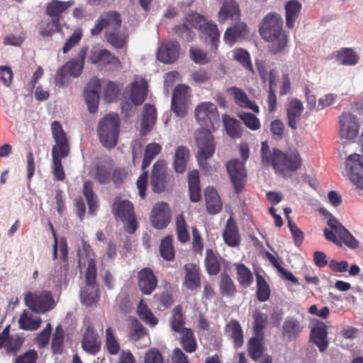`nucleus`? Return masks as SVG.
I'll use <instances>...</instances> for the list:
<instances>
[{"label": "nucleus", "mask_w": 363, "mask_h": 363, "mask_svg": "<svg viewBox=\"0 0 363 363\" xmlns=\"http://www.w3.org/2000/svg\"><path fill=\"white\" fill-rule=\"evenodd\" d=\"M197 121L203 126L196 131L195 140L198 152L196 159L201 167L205 168L207 160L211 158L216 150L213 135L209 128H217L220 125V116L216 105L210 102H203L195 109Z\"/></svg>", "instance_id": "obj_1"}, {"label": "nucleus", "mask_w": 363, "mask_h": 363, "mask_svg": "<svg viewBox=\"0 0 363 363\" xmlns=\"http://www.w3.org/2000/svg\"><path fill=\"white\" fill-rule=\"evenodd\" d=\"M260 154L262 164L272 166L277 174L284 177H290V172L297 171L302 165V158L296 150L286 152L277 148L270 150L267 141L262 142Z\"/></svg>", "instance_id": "obj_2"}, {"label": "nucleus", "mask_w": 363, "mask_h": 363, "mask_svg": "<svg viewBox=\"0 0 363 363\" xmlns=\"http://www.w3.org/2000/svg\"><path fill=\"white\" fill-rule=\"evenodd\" d=\"M260 35L271 43V51L276 54L284 50L287 45V37L283 30V19L274 12L267 14L259 26Z\"/></svg>", "instance_id": "obj_3"}, {"label": "nucleus", "mask_w": 363, "mask_h": 363, "mask_svg": "<svg viewBox=\"0 0 363 363\" xmlns=\"http://www.w3.org/2000/svg\"><path fill=\"white\" fill-rule=\"evenodd\" d=\"M51 131L55 142L52 148V173L57 180L63 181L65 174L61 160L69 155V145L60 122L55 121L51 123Z\"/></svg>", "instance_id": "obj_4"}, {"label": "nucleus", "mask_w": 363, "mask_h": 363, "mask_svg": "<svg viewBox=\"0 0 363 363\" xmlns=\"http://www.w3.org/2000/svg\"><path fill=\"white\" fill-rule=\"evenodd\" d=\"M240 17V11L238 5L234 1H225L221 6L218 13V21L221 23L231 19L235 22L233 27L226 29L223 39L224 41L232 45L239 38L247 34V26L243 22H238Z\"/></svg>", "instance_id": "obj_5"}, {"label": "nucleus", "mask_w": 363, "mask_h": 363, "mask_svg": "<svg viewBox=\"0 0 363 363\" xmlns=\"http://www.w3.org/2000/svg\"><path fill=\"white\" fill-rule=\"evenodd\" d=\"M119 126V119L116 114H108L99 121L97 131L103 145L111 148L116 145Z\"/></svg>", "instance_id": "obj_6"}, {"label": "nucleus", "mask_w": 363, "mask_h": 363, "mask_svg": "<svg viewBox=\"0 0 363 363\" xmlns=\"http://www.w3.org/2000/svg\"><path fill=\"white\" fill-rule=\"evenodd\" d=\"M87 51L86 47H82L79 51L77 59L68 61L57 70L55 77V83L57 86H63L67 82L68 77H77L81 74Z\"/></svg>", "instance_id": "obj_7"}, {"label": "nucleus", "mask_w": 363, "mask_h": 363, "mask_svg": "<svg viewBox=\"0 0 363 363\" xmlns=\"http://www.w3.org/2000/svg\"><path fill=\"white\" fill-rule=\"evenodd\" d=\"M24 301L26 306L33 311L38 313H46L55 306L52 295L49 291L27 292Z\"/></svg>", "instance_id": "obj_8"}, {"label": "nucleus", "mask_w": 363, "mask_h": 363, "mask_svg": "<svg viewBox=\"0 0 363 363\" xmlns=\"http://www.w3.org/2000/svg\"><path fill=\"white\" fill-rule=\"evenodd\" d=\"M77 254L79 257V267H82V265H85V258L88 259V266L85 275L86 286L97 287L96 286V267L94 260L95 256L91 246L82 240Z\"/></svg>", "instance_id": "obj_9"}, {"label": "nucleus", "mask_w": 363, "mask_h": 363, "mask_svg": "<svg viewBox=\"0 0 363 363\" xmlns=\"http://www.w3.org/2000/svg\"><path fill=\"white\" fill-rule=\"evenodd\" d=\"M113 212L116 219L124 223L125 229L128 233L132 234L136 230L137 223L131 202L127 200H116L113 204Z\"/></svg>", "instance_id": "obj_10"}, {"label": "nucleus", "mask_w": 363, "mask_h": 363, "mask_svg": "<svg viewBox=\"0 0 363 363\" xmlns=\"http://www.w3.org/2000/svg\"><path fill=\"white\" fill-rule=\"evenodd\" d=\"M339 135L341 139L352 140L358 135L360 125L357 117L350 112H343L339 116Z\"/></svg>", "instance_id": "obj_11"}, {"label": "nucleus", "mask_w": 363, "mask_h": 363, "mask_svg": "<svg viewBox=\"0 0 363 363\" xmlns=\"http://www.w3.org/2000/svg\"><path fill=\"white\" fill-rule=\"evenodd\" d=\"M345 169L350 180L363 189V157L357 153L349 155L345 161Z\"/></svg>", "instance_id": "obj_12"}, {"label": "nucleus", "mask_w": 363, "mask_h": 363, "mask_svg": "<svg viewBox=\"0 0 363 363\" xmlns=\"http://www.w3.org/2000/svg\"><path fill=\"white\" fill-rule=\"evenodd\" d=\"M121 19L120 14L116 11L104 12L100 15L96 22L95 26L91 29V34L97 35L105 29V31H112L121 29Z\"/></svg>", "instance_id": "obj_13"}, {"label": "nucleus", "mask_w": 363, "mask_h": 363, "mask_svg": "<svg viewBox=\"0 0 363 363\" xmlns=\"http://www.w3.org/2000/svg\"><path fill=\"white\" fill-rule=\"evenodd\" d=\"M170 176L167 173V163L164 160L157 161L152 167L150 186L155 193H161L164 191L165 185Z\"/></svg>", "instance_id": "obj_14"}, {"label": "nucleus", "mask_w": 363, "mask_h": 363, "mask_svg": "<svg viewBox=\"0 0 363 363\" xmlns=\"http://www.w3.org/2000/svg\"><path fill=\"white\" fill-rule=\"evenodd\" d=\"M226 169L235 191L240 192L242 189L246 181V171L244 162L238 159L231 160L227 162Z\"/></svg>", "instance_id": "obj_15"}, {"label": "nucleus", "mask_w": 363, "mask_h": 363, "mask_svg": "<svg viewBox=\"0 0 363 363\" xmlns=\"http://www.w3.org/2000/svg\"><path fill=\"white\" fill-rule=\"evenodd\" d=\"M206 21V19L199 13L189 14L186 17V23L177 27L175 32L183 39L186 41H190L193 39L194 34L189 28V26L200 30Z\"/></svg>", "instance_id": "obj_16"}, {"label": "nucleus", "mask_w": 363, "mask_h": 363, "mask_svg": "<svg viewBox=\"0 0 363 363\" xmlns=\"http://www.w3.org/2000/svg\"><path fill=\"white\" fill-rule=\"evenodd\" d=\"M88 61L99 66L111 65L113 68L119 67L121 64L119 60L106 49H91L88 56Z\"/></svg>", "instance_id": "obj_17"}, {"label": "nucleus", "mask_w": 363, "mask_h": 363, "mask_svg": "<svg viewBox=\"0 0 363 363\" xmlns=\"http://www.w3.org/2000/svg\"><path fill=\"white\" fill-rule=\"evenodd\" d=\"M101 82L99 79H91L84 90V99L91 113H95L98 110Z\"/></svg>", "instance_id": "obj_18"}, {"label": "nucleus", "mask_w": 363, "mask_h": 363, "mask_svg": "<svg viewBox=\"0 0 363 363\" xmlns=\"http://www.w3.org/2000/svg\"><path fill=\"white\" fill-rule=\"evenodd\" d=\"M179 45L176 41H169L162 43L158 48L157 57L158 60L170 64L175 62L179 55Z\"/></svg>", "instance_id": "obj_19"}, {"label": "nucleus", "mask_w": 363, "mask_h": 363, "mask_svg": "<svg viewBox=\"0 0 363 363\" xmlns=\"http://www.w3.org/2000/svg\"><path fill=\"white\" fill-rule=\"evenodd\" d=\"M170 220V211L167 203H157L152 210L151 222L152 225L158 229L165 228Z\"/></svg>", "instance_id": "obj_20"}, {"label": "nucleus", "mask_w": 363, "mask_h": 363, "mask_svg": "<svg viewBox=\"0 0 363 363\" xmlns=\"http://www.w3.org/2000/svg\"><path fill=\"white\" fill-rule=\"evenodd\" d=\"M82 347L90 354H96L101 349V339L91 325L87 326L83 334Z\"/></svg>", "instance_id": "obj_21"}, {"label": "nucleus", "mask_w": 363, "mask_h": 363, "mask_svg": "<svg viewBox=\"0 0 363 363\" xmlns=\"http://www.w3.org/2000/svg\"><path fill=\"white\" fill-rule=\"evenodd\" d=\"M138 285L143 294L150 295L157 284V280L152 269L143 268L138 274Z\"/></svg>", "instance_id": "obj_22"}, {"label": "nucleus", "mask_w": 363, "mask_h": 363, "mask_svg": "<svg viewBox=\"0 0 363 363\" xmlns=\"http://www.w3.org/2000/svg\"><path fill=\"white\" fill-rule=\"evenodd\" d=\"M10 325L0 333V349L4 348L7 353H16L23 342V339L17 335H10Z\"/></svg>", "instance_id": "obj_23"}, {"label": "nucleus", "mask_w": 363, "mask_h": 363, "mask_svg": "<svg viewBox=\"0 0 363 363\" xmlns=\"http://www.w3.org/2000/svg\"><path fill=\"white\" fill-rule=\"evenodd\" d=\"M130 94L129 97L132 102L140 105L145 101L147 91V82L143 78H135L130 85Z\"/></svg>", "instance_id": "obj_24"}, {"label": "nucleus", "mask_w": 363, "mask_h": 363, "mask_svg": "<svg viewBox=\"0 0 363 363\" xmlns=\"http://www.w3.org/2000/svg\"><path fill=\"white\" fill-rule=\"evenodd\" d=\"M328 225L335 231L340 239L348 247L355 249L358 247V241L336 218H330Z\"/></svg>", "instance_id": "obj_25"}, {"label": "nucleus", "mask_w": 363, "mask_h": 363, "mask_svg": "<svg viewBox=\"0 0 363 363\" xmlns=\"http://www.w3.org/2000/svg\"><path fill=\"white\" fill-rule=\"evenodd\" d=\"M303 111V106L299 100L293 99L288 103L286 106L287 123L291 129L297 128V124L301 120Z\"/></svg>", "instance_id": "obj_26"}, {"label": "nucleus", "mask_w": 363, "mask_h": 363, "mask_svg": "<svg viewBox=\"0 0 363 363\" xmlns=\"http://www.w3.org/2000/svg\"><path fill=\"white\" fill-rule=\"evenodd\" d=\"M327 336V327L323 322H318L311 331V339L320 352H324L328 346Z\"/></svg>", "instance_id": "obj_27"}, {"label": "nucleus", "mask_w": 363, "mask_h": 363, "mask_svg": "<svg viewBox=\"0 0 363 363\" xmlns=\"http://www.w3.org/2000/svg\"><path fill=\"white\" fill-rule=\"evenodd\" d=\"M185 276L184 286L190 290H194L201 286L200 269L194 263H188L184 265Z\"/></svg>", "instance_id": "obj_28"}, {"label": "nucleus", "mask_w": 363, "mask_h": 363, "mask_svg": "<svg viewBox=\"0 0 363 363\" xmlns=\"http://www.w3.org/2000/svg\"><path fill=\"white\" fill-rule=\"evenodd\" d=\"M228 91L233 96L235 102L237 105L242 108H248L255 113H259L258 106L253 101H251L246 93L237 86H231Z\"/></svg>", "instance_id": "obj_29"}, {"label": "nucleus", "mask_w": 363, "mask_h": 363, "mask_svg": "<svg viewBox=\"0 0 363 363\" xmlns=\"http://www.w3.org/2000/svg\"><path fill=\"white\" fill-rule=\"evenodd\" d=\"M129 337L138 347L143 348L150 345L148 333L143 325L138 321L133 325Z\"/></svg>", "instance_id": "obj_30"}, {"label": "nucleus", "mask_w": 363, "mask_h": 363, "mask_svg": "<svg viewBox=\"0 0 363 363\" xmlns=\"http://www.w3.org/2000/svg\"><path fill=\"white\" fill-rule=\"evenodd\" d=\"M223 238L225 242L230 247H236L239 245L240 238L236 223L231 218L228 219L224 231Z\"/></svg>", "instance_id": "obj_31"}, {"label": "nucleus", "mask_w": 363, "mask_h": 363, "mask_svg": "<svg viewBox=\"0 0 363 363\" xmlns=\"http://www.w3.org/2000/svg\"><path fill=\"white\" fill-rule=\"evenodd\" d=\"M205 199L206 208L209 213L216 214L220 211L222 202L215 189L211 186L207 187L205 189Z\"/></svg>", "instance_id": "obj_32"}, {"label": "nucleus", "mask_w": 363, "mask_h": 363, "mask_svg": "<svg viewBox=\"0 0 363 363\" xmlns=\"http://www.w3.org/2000/svg\"><path fill=\"white\" fill-rule=\"evenodd\" d=\"M144 109L141 123V133L143 135L147 134L152 128L157 119L156 109L154 106L145 104Z\"/></svg>", "instance_id": "obj_33"}, {"label": "nucleus", "mask_w": 363, "mask_h": 363, "mask_svg": "<svg viewBox=\"0 0 363 363\" xmlns=\"http://www.w3.org/2000/svg\"><path fill=\"white\" fill-rule=\"evenodd\" d=\"M303 326L294 317H287L282 325V334L289 339H295L302 331Z\"/></svg>", "instance_id": "obj_34"}, {"label": "nucleus", "mask_w": 363, "mask_h": 363, "mask_svg": "<svg viewBox=\"0 0 363 363\" xmlns=\"http://www.w3.org/2000/svg\"><path fill=\"white\" fill-rule=\"evenodd\" d=\"M301 8V4L295 0L289 1L286 4V25L288 28H293L294 27L295 22L299 16Z\"/></svg>", "instance_id": "obj_35"}, {"label": "nucleus", "mask_w": 363, "mask_h": 363, "mask_svg": "<svg viewBox=\"0 0 363 363\" xmlns=\"http://www.w3.org/2000/svg\"><path fill=\"white\" fill-rule=\"evenodd\" d=\"M18 323L21 329L32 331L40 328L41 319L33 313L24 311L19 318Z\"/></svg>", "instance_id": "obj_36"}, {"label": "nucleus", "mask_w": 363, "mask_h": 363, "mask_svg": "<svg viewBox=\"0 0 363 363\" xmlns=\"http://www.w3.org/2000/svg\"><path fill=\"white\" fill-rule=\"evenodd\" d=\"M189 190L190 200L192 202H198L201 198V194L199 173L197 170H193L189 173Z\"/></svg>", "instance_id": "obj_37"}, {"label": "nucleus", "mask_w": 363, "mask_h": 363, "mask_svg": "<svg viewBox=\"0 0 363 363\" xmlns=\"http://www.w3.org/2000/svg\"><path fill=\"white\" fill-rule=\"evenodd\" d=\"M189 159V150L186 147L179 146L174 155V169L177 173H184Z\"/></svg>", "instance_id": "obj_38"}, {"label": "nucleus", "mask_w": 363, "mask_h": 363, "mask_svg": "<svg viewBox=\"0 0 363 363\" xmlns=\"http://www.w3.org/2000/svg\"><path fill=\"white\" fill-rule=\"evenodd\" d=\"M225 333L233 340L235 347H239L242 345L243 333L242 328L238 321L235 320H231L225 325Z\"/></svg>", "instance_id": "obj_39"}, {"label": "nucleus", "mask_w": 363, "mask_h": 363, "mask_svg": "<svg viewBox=\"0 0 363 363\" xmlns=\"http://www.w3.org/2000/svg\"><path fill=\"white\" fill-rule=\"evenodd\" d=\"M223 123L228 135L233 138H240L242 133L241 123L227 114L223 115Z\"/></svg>", "instance_id": "obj_40"}, {"label": "nucleus", "mask_w": 363, "mask_h": 363, "mask_svg": "<svg viewBox=\"0 0 363 363\" xmlns=\"http://www.w3.org/2000/svg\"><path fill=\"white\" fill-rule=\"evenodd\" d=\"M200 31L210 38L213 50L216 51L220 42V32L217 25L212 21H207Z\"/></svg>", "instance_id": "obj_41"}, {"label": "nucleus", "mask_w": 363, "mask_h": 363, "mask_svg": "<svg viewBox=\"0 0 363 363\" xmlns=\"http://www.w3.org/2000/svg\"><path fill=\"white\" fill-rule=\"evenodd\" d=\"M73 4V1H61L52 0L47 5L46 13L53 18L59 19L60 15Z\"/></svg>", "instance_id": "obj_42"}, {"label": "nucleus", "mask_w": 363, "mask_h": 363, "mask_svg": "<svg viewBox=\"0 0 363 363\" xmlns=\"http://www.w3.org/2000/svg\"><path fill=\"white\" fill-rule=\"evenodd\" d=\"M335 60L340 65H354L358 62V56L350 48H342L333 53Z\"/></svg>", "instance_id": "obj_43"}, {"label": "nucleus", "mask_w": 363, "mask_h": 363, "mask_svg": "<svg viewBox=\"0 0 363 363\" xmlns=\"http://www.w3.org/2000/svg\"><path fill=\"white\" fill-rule=\"evenodd\" d=\"M105 38L107 42L116 48H123L127 41V35L121 29L105 31Z\"/></svg>", "instance_id": "obj_44"}, {"label": "nucleus", "mask_w": 363, "mask_h": 363, "mask_svg": "<svg viewBox=\"0 0 363 363\" xmlns=\"http://www.w3.org/2000/svg\"><path fill=\"white\" fill-rule=\"evenodd\" d=\"M137 313L140 318L147 325L154 327L157 323V318L154 315L148 306L140 300L137 308Z\"/></svg>", "instance_id": "obj_45"}, {"label": "nucleus", "mask_w": 363, "mask_h": 363, "mask_svg": "<svg viewBox=\"0 0 363 363\" xmlns=\"http://www.w3.org/2000/svg\"><path fill=\"white\" fill-rule=\"evenodd\" d=\"M181 334V345L186 352L191 353L196 349V342L191 330L182 329Z\"/></svg>", "instance_id": "obj_46"}, {"label": "nucleus", "mask_w": 363, "mask_h": 363, "mask_svg": "<svg viewBox=\"0 0 363 363\" xmlns=\"http://www.w3.org/2000/svg\"><path fill=\"white\" fill-rule=\"evenodd\" d=\"M83 192L89 206V213L91 214H94V212L97 208V200L96 196L93 191L91 182L86 181L84 182Z\"/></svg>", "instance_id": "obj_47"}, {"label": "nucleus", "mask_w": 363, "mask_h": 363, "mask_svg": "<svg viewBox=\"0 0 363 363\" xmlns=\"http://www.w3.org/2000/svg\"><path fill=\"white\" fill-rule=\"evenodd\" d=\"M60 29L59 19L52 18V21H43L40 24L39 33L43 38L51 36L55 31Z\"/></svg>", "instance_id": "obj_48"}, {"label": "nucleus", "mask_w": 363, "mask_h": 363, "mask_svg": "<svg viewBox=\"0 0 363 363\" xmlns=\"http://www.w3.org/2000/svg\"><path fill=\"white\" fill-rule=\"evenodd\" d=\"M205 264L209 274H217L220 269V263L211 249L206 250Z\"/></svg>", "instance_id": "obj_49"}, {"label": "nucleus", "mask_w": 363, "mask_h": 363, "mask_svg": "<svg viewBox=\"0 0 363 363\" xmlns=\"http://www.w3.org/2000/svg\"><path fill=\"white\" fill-rule=\"evenodd\" d=\"M50 228L52 231L53 237H54V245H53V259H55L57 256V249L59 247L60 251V259L63 261H65L67 258L68 254V247L66 240L65 238H62L57 241V236L54 230L53 226L50 224Z\"/></svg>", "instance_id": "obj_50"}, {"label": "nucleus", "mask_w": 363, "mask_h": 363, "mask_svg": "<svg viewBox=\"0 0 363 363\" xmlns=\"http://www.w3.org/2000/svg\"><path fill=\"white\" fill-rule=\"evenodd\" d=\"M99 298L98 287L86 286L81 293V301L82 303L87 306H91L96 303Z\"/></svg>", "instance_id": "obj_51"}, {"label": "nucleus", "mask_w": 363, "mask_h": 363, "mask_svg": "<svg viewBox=\"0 0 363 363\" xmlns=\"http://www.w3.org/2000/svg\"><path fill=\"white\" fill-rule=\"evenodd\" d=\"M161 146L155 143H150L146 146L142 164L143 170H145L150 164L152 160L161 152Z\"/></svg>", "instance_id": "obj_52"}, {"label": "nucleus", "mask_w": 363, "mask_h": 363, "mask_svg": "<svg viewBox=\"0 0 363 363\" xmlns=\"http://www.w3.org/2000/svg\"><path fill=\"white\" fill-rule=\"evenodd\" d=\"M160 252L162 257L167 261H172L174 258V250L172 245V236H167L162 239Z\"/></svg>", "instance_id": "obj_53"}, {"label": "nucleus", "mask_w": 363, "mask_h": 363, "mask_svg": "<svg viewBox=\"0 0 363 363\" xmlns=\"http://www.w3.org/2000/svg\"><path fill=\"white\" fill-rule=\"evenodd\" d=\"M236 269L238 272V280L240 284L244 287L249 286L253 281L251 271L243 264H236Z\"/></svg>", "instance_id": "obj_54"}, {"label": "nucleus", "mask_w": 363, "mask_h": 363, "mask_svg": "<svg viewBox=\"0 0 363 363\" xmlns=\"http://www.w3.org/2000/svg\"><path fill=\"white\" fill-rule=\"evenodd\" d=\"M176 227L178 240L183 243L189 241V235L184 220V217L182 214H179L176 217Z\"/></svg>", "instance_id": "obj_55"}, {"label": "nucleus", "mask_w": 363, "mask_h": 363, "mask_svg": "<svg viewBox=\"0 0 363 363\" xmlns=\"http://www.w3.org/2000/svg\"><path fill=\"white\" fill-rule=\"evenodd\" d=\"M189 56L191 60L196 64L206 65L210 62L206 52L195 45L191 46Z\"/></svg>", "instance_id": "obj_56"}, {"label": "nucleus", "mask_w": 363, "mask_h": 363, "mask_svg": "<svg viewBox=\"0 0 363 363\" xmlns=\"http://www.w3.org/2000/svg\"><path fill=\"white\" fill-rule=\"evenodd\" d=\"M106 346L108 352L111 354H117L120 351V345L111 327L106 330Z\"/></svg>", "instance_id": "obj_57"}, {"label": "nucleus", "mask_w": 363, "mask_h": 363, "mask_svg": "<svg viewBox=\"0 0 363 363\" xmlns=\"http://www.w3.org/2000/svg\"><path fill=\"white\" fill-rule=\"evenodd\" d=\"M184 318L182 313V307L177 306L172 311V318L171 321L172 329L177 333L182 332V329H186L184 328Z\"/></svg>", "instance_id": "obj_58"}, {"label": "nucleus", "mask_w": 363, "mask_h": 363, "mask_svg": "<svg viewBox=\"0 0 363 363\" xmlns=\"http://www.w3.org/2000/svg\"><path fill=\"white\" fill-rule=\"evenodd\" d=\"M254 322V332L257 336H260L262 330L267 323L268 316L267 314L262 313L259 311H255L253 314Z\"/></svg>", "instance_id": "obj_59"}, {"label": "nucleus", "mask_w": 363, "mask_h": 363, "mask_svg": "<svg viewBox=\"0 0 363 363\" xmlns=\"http://www.w3.org/2000/svg\"><path fill=\"white\" fill-rule=\"evenodd\" d=\"M238 116L250 130H257L260 128L259 119L252 113L243 112L238 114Z\"/></svg>", "instance_id": "obj_60"}, {"label": "nucleus", "mask_w": 363, "mask_h": 363, "mask_svg": "<svg viewBox=\"0 0 363 363\" xmlns=\"http://www.w3.org/2000/svg\"><path fill=\"white\" fill-rule=\"evenodd\" d=\"M233 57L238 61L245 69L252 71V66L249 53L244 49H238L233 52Z\"/></svg>", "instance_id": "obj_61"}, {"label": "nucleus", "mask_w": 363, "mask_h": 363, "mask_svg": "<svg viewBox=\"0 0 363 363\" xmlns=\"http://www.w3.org/2000/svg\"><path fill=\"white\" fill-rule=\"evenodd\" d=\"M257 297L260 301H266L270 295V290L265 280L260 276H257Z\"/></svg>", "instance_id": "obj_62"}, {"label": "nucleus", "mask_w": 363, "mask_h": 363, "mask_svg": "<svg viewBox=\"0 0 363 363\" xmlns=\"http://www.w3.org/2000/svg\"><path fill=\"white\" fill-rule=\"evenodd\" d=\"M249 354L254 360H257L262 354V347L258 339L252 337L248 342Z\"/></svg>", "instance_id": "obj_63"}, {"label": "nucleus", "mask_w": 363, "mask_h": 363, "mask_svg": "<svg viewBox=\"0 0 363 363\" xmlns=\"http://www.w3.org/2000/svg\"><path fill=\"white\" fill-rule=\"evenodd\" d=\"M220 288L221 292L227 296H232L235 291V286L227 274H221Z\"/></svg>", "instance_id": "obj_64"}]
</instances>
